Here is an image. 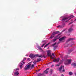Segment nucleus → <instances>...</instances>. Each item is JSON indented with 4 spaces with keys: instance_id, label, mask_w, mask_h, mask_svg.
I'll use <instances>...</instances> for the list:
<instances>
[{
    "instance_id": "obj_38",
    "label": "nucleus",
    "mask_w": 76,
    "mask_h": 76,
    "mask_svg": "<svg viewBox=\"0 0 76 76\" xmlns=\"http://www.w3.org/2000/svg\"><path fill=\"white\" fill-rule=\"evenodd\" d=\"M29 60V58L27 59V60Z\"/></svg>"
},
{
    "instance_id": "obj_29",
    "label": "nucleus",
    "mask_w": 76,
    "mask_h": 76,
    "mask_svg": "<svg viewBox=\"0 0 76 76\" xmlns=\"http://www.w3.org/2000/svg\"><path fill=\"white\" fill-rule=\"evenodd\" d=\"M60 64H57L56 65V66H60Z\"/></svg>"
},
{
    "instance_id": "obj_11",
    "label": "nucleus",
    "mask_w": 76,
    "mask_h": 76,
    "mask_svg": "<svg viewBox=\"0 0 76 76\" xmlns=\"http://www.w3.org/2000/svg\"><path fill=\"white\" fill-rule=\"evenodd\" d=\"M72 31H73V29L72 27H70L69 29H68L69 32H72Z\"/></svg>"
},
{
    "instance_id": "obj_36",
    "label": "nucleus",
    "mask_w": 76,
    "mask_h": 76,
    "mask_svg": "<svg viewBox=\"0 0 76 76\" xmlns=\"http://www.w3.org/2000/svg\"><path fill=\"white\" fill-rule=\"evenodd\" d=\"M53 66H54V65H51V67H53Z\"/></svg>"
},
{
    "instance_id": "obj_13",
    "label": "nucleus",
    "mask_w": 76,
    "mask_h": 76,
    "mask_svg": "<svg viewBox=\"0 0 76 76\" xmlns=\"http://www.w3.org/2000/svg\"><path fill=\"white\" fill-rule=\"evenodd\" d=\"M65 39V37H63L62 38H61L59 39V41L60 42L61 41H63V40H64V39Z\"/></svg>"
},
{
    "instance_id": "obj_42",
    "label": "nucleus",
    "mask_w": 76,
    "mask_h": 76,
    "mask_svg": "<svg viewBox=\"0 0 76 76\" xmlns=\"http://www.w3.org/2000/svg\"><path fill=\"white\" fill-rule=\"evenodd\" d=\"M44 42V41H42V42Z\"/></svg>"
},
{
    "instance_id": "obj_37",
    "label": "nucleus",
    "mask_w": 76,
    "mask_h": 76,
    "mask_svg": "<svg viewBox=\"0 0 76 76\" xmlns=\"http://www.w3.org/2000/svg\"><path fill=\"white\" fill-rule=\"evenodd\" d=\"M71 23H72L71 22L70 23H69V25H70V24H71Z\"/></svg>"
},
{
    "instance_id": "obj_23",
    "label": "nucleus",
    "mask_w": 76,
    "mask_h": 76,
    "mask_svg": "<svg viewBox=\"0 0 76 76\" xmlns=\"http://www.w3.org/2000/svg\"><path fill=\"white\" fill-rule=\"evenodd\" d=\"M57 39L56 38L53 39V42H55V41H56L57 40Z\"/></svg>"
},
{
    "instance_id": "obj_30",
    "label": "nucleus",
    "mask_w": 76,
    "mask_h": 76,
    "mask_svg": "<svg viewBox=\"0 0 76 76\" xmlns=\"http://www.w3.org/2000/svg\"><path fill=\"white\" fill-rule=\"evenodd\" d=\"M63 69V70L62 71V72H65V70H64V69Z\"/></svg>"
},
{
    "instance_id": "obj_19",
    "label": "nucleus",
    "mask_w": 76,
    "mask_h": 76,
    "mask_svg": "<svg viewBox=\"0 0 76 76\" xmlns=\"http://www.w3.org/2000/svg\"><path fill=\"white\" fill-rule=\"evenodd\" d=\"M35 67V66L34 64H32L31 66H30L31 69H32L33 68H34Z\"/></svg>"
},
{
    "instance_id": "obj_43",
    "label": "nucleus",
    "mask_w": 76,
    "mask_h": 76,
    "mask_svg": "<svg viewBox=\"0 0 76 76\" xmlns=\"http://www.w3.org/2000/svg\"><path fill=\"white\" fill-rule=\"evenodd\" d=\"M26 56H28V55H26Z\"/></svg>"
},
{
    "instance_id": "obj_12",
    "label": "nucleus",
    "mask_w": 76,
    "mask_h": 76,
    "mask_svg": "<svg viewBox=\"0 0 76 76\" xmlns=\"http://www.w3.org/2000/svg\"><path fill=\"white\" fill-rule=\"evenodd\" d=\"M60 34H59L56 36V37H55V38H56L57 39H58L60 38Z\"/></svg>"
},
{
    "instance_id": "obj_10",
    "label": "nucleus",
    "mask_w": 76,
    "mask_h": 76,
    "mask_svg": "<svg viewBox=\"0 0 76 76\" xmlns=\"http://www.w3.org/2000/svg\"><path fill=\"white\" fill-rule=\"evenodd\" d=\"M59 61H60V58H58L53 60V62H56H56H59Z\"/></svg>"
},
{
    "instance_id": "obj_35",
    "label": "nucleus",
    "mask_w": 76,
    "mask_h": 76,
    "mask_svg": "<svg viewBox=\"0 0 76 76\" xmlns=\"http://www.w3.org/2000/svg\"><path fill=\"white\" fill-rule=\"evenodd\" d=\"M61 76H64V75H63V74H62L61 75Z\"/></svg>"
},
{
    "instance_id": "obj_26",
    "label": "nucleus",
    "mask_w": 76,
    "mask_h": 76,
    "mask_svg": "<svg viewBox=\"0 0 76 76\" xmlns=\"http://www.w3.org/2000/svg\"><path fill=\"white\" fill-rule=\"evenodd\" d=\"M45 44V43H44L41 46V47H43L44 46V45Z\"/></svg>"
},
{
    "instance_id": "obj_28",
    "label": "nucleus",
    "mask_w": 76,
    "mask_h": 76,
    "mask_svg": "<svg viewBox=\"0 0 76 76\" xmlns=\"http://www.w3.org/2000/svg\"><path fill=\"white\" fill-rule=\"evenodd\" d=\"M36 63H37V62H36L35 61H34L33 62V63L34 64H36Z\"/></svg>"
},
{
    "instance_id": "obj_1",
    "label": "nucleus",
    "mask_w": 76,
    "mask_h": 76,
    "mask_svg": "<svg viewBox=\"0 0 76 76\" xmlns=\"http://www.w3.org/2000/svg\"><path fill=\"white\" fill-rule=\"evenodd\" d=\"M73 18V15H71L69 16L65 17V16H63L61 17V18L62 19L61 20L62 22L64 21H65L66 22H67L68 20H69L71 18Z\"/></svg>"
},
{
    "instance_id": "obj_9",
    "label": "nucleus",
    "mask_w": 76,
    "mask_h": 76,
    "mask_svg": "<svg viewBox=\"0 0 76 76\" xmlns=\"http://www.w3.org/2000/svg\"><path fill=\"white\" fill-rule=\"evenodd\" d=\"M47 54L48 56H50V55H51V53H50V50H48V51H47Z\"/></svg>"
},
{
    "instance_id": "obj_31",
    "label": "nucleus",
    "mask_w": 76,
    "mask_h": 76,
    "mask_svg": "<svg viewBox=\"0 0 76 76\" xmlns=\"http://www.w3.org/2000/svg\"><path fill=\"white\" fill-rule=\"evenodd\" d=\"M66 31V29H64V30L62 31V32H64V31Z\"/></svg>"
},
{
    "instance_id": "obj_15",
    "label": "nucleus",
    "mask_w": 76,
    "mask_h": 76,
    "mask_svg": "<svg viewBox=\"0 0 76 76\" xmlns=\"http://www.w3.org/2000/svg\"><path fill=\"white\" fill-rule=\"evenodd\" d=\"M73 39H75V38H69L68 39V40L66 41V42H68L70 41H71V40H73Z\"/></svg>"
},
{
    "instance_id": "obj_8",
    "label": "nucleus",
    "mask_w": 76,
    "mask_h": 76,
    "mask_svg": "<svg viewBox=\"0 0 76 76\" xmlns=\"http://www.w3.org/2000/svg\"><path fill=\"white\" fill-rule=\"evenodd\" d=\"M65 26V23H63L62 25H59L57 26V28H63Z\"/></svg>"
},
{
    "instance_id": "obj_24",
    "label": "nucleus",
    "mask_w": 76,
    "mask_h": 76,
    "mask_svg": "<svg viewBox=\"0 0 76 76\" xmlns=\"http://www.w3.org/2000/svg\"><path fill=\"white\" fill-rule=\"evenodd\" d=\"M57 46H54V50H56V48H57Z\"/></svg>"
},
{
    "instance_id": "obj_6",
    "label": "nucleus",
    "mask_w": 76,
    "mask_h": 76,
    "mask_svg": "<svg viewBox=\"0 0 76 76\" xmlns=\"http://www.w3.org/2000/svg\"><path fill=\"white\" fill-rule=\"evenodd\" d=\"M58 33H59V31H56V32H54L51 35V37H50V38L51 39H52L53 38H54V37L55 35H56V34H57Z\"/></svg>"
},
{
    "instance_id": "obj_45",
    "label": "nucleus",
    "mask_w": 76,
    "mask_h": 76,
    "mask_svg": "<svg viewBox=\"0 0 76 76\" xmlns=\"http://www.w3.org/2000/svg\"><path fill=\"white\" fill-rule=\"evenodd\" d=\"M40 70L39 69L38 70V71H39Z\"/></svg>"
},
{
    "instance_id": "obj_46",
    "label": "nucleus",
    "mask_w": 76,
    "mask_h": 76,
    "mask_svg": "<svg viewBox=\"0 0 76 76\" xmlns=\"http://www.w3.org/2000/svg\"><path fill=\"white\" fill-rule=\"evenodd\" d=\"M75 20H76V19H75Z\"/></svg>"
},
{
    "instance_id": "obj_44",
    "label": "nucleus",
    "mask_w": 76,
    "mask_h": 76,
    "mask_svg": "<svg viewBox=\"0 0 76 76\" xmlns=\"http://www.w3.org/2000/svg\"><path fill=\"white\" fill-rule=\"evenodd\" d=\"M52 59H53V58H52Z\"/></svg>"
},
{
    "instance_id": "obj_2",
    "label": "nucleus",
    "mask_w": 76,
    "mask_h": 76,
    "mask_svg": "<svg viewBox=\"0 0 76 76\" xmlns=\"http://www.w3.org/2000/svg\"><path fill=\"white\" fill-rule=\"evenodd\" d=\"M29 57L31 59H33L34 58H37V57H39V58L41 57V58H42L43 57H45V55H44L43 56L42 55H39V54L34 55V54L32 53L30 54Z\"/></svg>"
},
{
    "instance_id": "obj_32",
    "label": "nucleus",
    "mask_w": 76,
    "mask_h": 76,
    "mask_svg": "<svg viewBox=\"0 0 76 76\" xmlns=\"http://www.w3.org/2000/svg\"><path fill=\"white\" fill-rule=\"evenodd\" d=\"M56 42L54 44H53V45H56Z\"/></svg>"
},
{
    "instance_id": "obj_33",
    "label": "nucleus",
    "mask_w": 76,
    "mask_h": 76,
    "mask_svg": "<svg viewBox=\"0 0 76 76\" xmlns=\"http://www.w3.org/2000/svg\"><path fill=\"white\" fill-rule=\"evenodd\" d=\"M52 56H55V55H54V54L53 53L52 54Z\"/></svg>"
},
{
    "instance_id": "obj_17",
    "label": "nucleus",
    "mask_w": 76,
    "mask_h": 76,
    "mask_svg": "<svg viewBox=\"0 0 76 76\" xmlns=\"http://www.w3.org/2000/svg\"><path fill=\"white\" fill-rule=\"evenodd\" d=\"M60 61L61 62L59 63V64H62V63L63 62V61H64V59L62 58V60H61Z\"/></svg>"
},
{
    "instance_id": "obj_41",
    "label": "nucleus",
    "mask_w": 76,
    "mask_h": 76,
    "mask_svg": "<svg viewBox=\"0 0 76 76\" xmlns=\"http://www.w3.org/2000/svg\"><path fill=\"white\" fill-rule=\"evenodd\" d=\"M59 43H60V42H59L58 43V44H59Z\"/></svg>"
},
{
    "instance_id": "obj_25",
    "label": "nucleus",
    "mask_w": 76,
    "mask_h": 76,
    "mask_svg": "<svg viewBox=\"0 0 76 76\" xmlns=\"http://www.w3.org/2000/svg\"><path fill=\"white\" fill-rule=\"evenodd\" d=\"M38 49H39V50H41V47H40V46H38Z\"/></svg>"
},
{
    "instance_id": "obj_20",
    "label": "nucleus",
    "mask_w": 76,
    "mask_h": 76,
    "mask_svg": "<svg viewBox=\"0 0 76 76\" xmlns=\"http://www.w3.org/2000/svg\"><path fill=\"white\" fill-rule=\"evenodd\" d=\"M41 61V58H38L37 59V62H39V61Z\"/></svg>"
},
{
    "instance_id": "obj_22",
    "label": "nucleus",
    "mask_w": 76,
    "mask_h": 76,
    "mask_svg": "<svg viewBox=\"0 0 76 76\" xmlns=\"http://www.w3.org/2000/svg\"><path fill=\"white\" fill-rule=\"evenodd\" d=\"M49 44H48L47 45H45V46L44 47V48H45V47H47L48 45Z\"/></svg>"
},
{
    "instance_id": "obj_14",
    "label": "nucleus",
    "mask_w": 76,
    "mask_h": 76,
    "mask_svg": "<svg viewBox=\"0 0 76 76\" xmlns=\"http://www.w3.org/2000/svg\"><path fill=\"white\" fill-rule=\"evenodd\" d=\"M64 69V66H61L59 68V71L60 72H61V69Z\"/></svg>"
},
{
    "instance_id": "obj_18",
    "label": "nucleus",
    "mask_w": 76,
    "mask_h": 76,
    "mask_svg": "<svg viewBox=\"0 0 76 76\" xmlns=\"http://www.w3.org/2000/svg\"><path fill=\"white\" fill-rule=\"evenodd\" d=\"M72 66H76V64L75 63H72Z\"/></svg>"
},
{
    "instance_id": "obj_39",
    "label": "nucleus",
    "mask_w": 76,
    "mask_h": 76,
    "mask_svg": "<svg viewBox=\"0 0 76 76\" xmlns=\"http://www.w3.org/2000/svg\"><path fill=\"white\" fill-rule=\"evenodd\" d=\"M75 76H76V72L75 73Z\"/></svg>"
},
{
    "instance_id": "obj_5",
    "label": "nucleus",
    "mask_w": 76,
    "mask_h": 76,
    "mask_svg": "<svg viewBox=\"0 0 76 76\" xmlns=\"http://www.w3.org/2000/svg\"><path fill=\"white\" fill-rule=\"evenodd\" d=\"M71 61H72V60H71V59L66 60L64 63L65 65H69V64H70Z\"/></svg>"
},
{
    "instance_id": "obj_3",
    "label": "nucleus",
    "mask_w": 76,
    "mask_h": 76,
    "mask_svg": "<svg viewBox=\"0 0 76 76\" xmlns=\"http://www.w3.org/2000/svg\"><path fill=\"white\" fill-rule=\"evenodd\" d=\"M31 64L29 63L25 66L24 67V70H29V69L31 67Z\"/></svg>"
},
{
    "instance_id": "obj_16",
    "label": "nucleus",
    "mask_w": 76,
    "mask_h": 76,
    "mask_svg": "<svg viewBox=\"0 0 76 76\" xmlns=\"http://www.w3.org/2000/svg\"><path fill=\"white\" fill-rule=\"evenodd\" d=\"M49 70V68H47L45 71H44V73L45 74H47L48 73V72L47 70Z\"/></svg>"
},
{
    "instance_id": "obj_7",
    "label": "nucleus",
    "mask_w": 76,
    "mask_h": 76,
    "mask_svg": "<svg viewBox=\"0 0 76 76\" xmlns=\"http://www.w3.org/2000/svg\"><path fill=\"white\" fill-rule=\"evenodd\" d=\"M19 70V69L18 68H17L14 69V71H15V72L14 73L15 76H17L19 75V72L18 71H17V70Z\"/></svg>"
},
{
    "instance_id": "obj_21",
    "label": "nucleus",
    "mask_w": 76,
    "mask_h": 76,
    "mask_svg": "<svg viewBox=\"0 0 76 76\" xmlns=\"http://www.w3.org/2000/svg\"><path fill=\"white\" fill-rule=\"evenodd\" d=\"M69 75H73V73H72V72H69Z\"/></svg>"
},
{
    "instance_id": "obj_4",
    "label": "nucleus",
    "mask_w": 76,
    "mask_h": 76,
    "mask_svg": "<svg viewBox=\"0 0 76 76\" xmlns=\"http://www.w3.org/2000/svg\"><path fill=\"white\" fill-rule=\"evenodd\" d=\"M26 58H24L23 59V60L22 61H21V62L19 64V66L20 69H22V65H23V64L25 63V62L23 61H24L25 60H26Z\"/></svg>"
},
{
    "instance_id": "obj_47",
    "label": "nucleus",
    "mask_w": 76,
    "mask_h": 76,
    "mask_svg": "<svg viewBox=\"0 0 76 76\" xmlns=\"http://www.w3.org/2000/svg\"><path fill=\"white\" fill-rule=\"evenodd\" d=\"M68 53H69V52H68Z\"/></svg>"
},
{
    "instance_id": "obj_27",
    "label": "nucleus",
    "mask_w": 76,
    "mask_h": 76,
    "mask_svg": "<svg viewBox=\"0 0 76 76\" xmlns=\"http://www.w3.org/2000/svg\"><path fill=\"white\" fill-rule=\"evenodd\" d=\"M53 69L50 70V72H51V73H53Z\"/></svg>"
},
{
    "instance_id": "obj_34",
    "label": "nucleus",
    "mask_w": 76,
    "mask_h": 76,
    "mask_svg": "<svg viewBox=\"0 0 76 76\" xmlns=\"http://www.w3.org/2000/svg\"><path fill=\"white\" fill-rule=\"evenodd\" d=\"M68 51H70V52H71V51H72L71 50H68Z\"/></svg>"
},
{
    "instance_id": "obj_40",
    "label": "nucleus",
    "mask_w": 76,
    "mask_h": 76,
    "mask_svg": "<svg viewBox=\"0 0 76 76\" xmlns=\"http://www.w3.org/2000/svg\"><path fill=\"white\" fill-rule=\"evenodd\" d=\"M12 75H13V76L14 75H13V73L12 74Z\"/></svg>"
}]
</instances>
